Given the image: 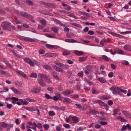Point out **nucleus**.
Wrapping results in <instances>:
<instances>
[{
	"label": "nucleus",
	"instance_id": "nucleus-5",
	"mask_svg": "<svg viewBox=\"0 0 131 131\" xmlns=\"http://www.w3.org/2000/svg\"><path fill=\"white\" fill-rule=\"evenodd\" d=\"M45 55L46 57H55L58 56V54L56 53H46Z\"/></svg>",
	"mask_w": 131,
	"mask_h": 131
},
{
	"label": "nucleus",
	"instance_id": "nucleus-36",
	"mask_svg": "<svg viewBox=\"0 0 131 131\" xmlns=\"http://www.w3.org/2000/svg\"><path fill=\"white\" fill-rule=\"evenodd\" d=\"M40 13H41L43 14L49 15L51 16H52V14L50 13H49L47 12H45L44 11H42V12H40Z\"/></svg>",
	"mask_w": 131,
	"mask_h": 131
},
{
	"label": "nucleus",
	"instance_id": "nucleus-7",
	"mask_svg": "<svg viewBox=\"0 0 131 131\" xmlns=\"http://www.w3.org/2000/svg\"><path fill=\"white\" fill-rule=\"evenodd\" d=\"M11 89L15 93L18 94H20L22 93L21 92L17 90L14 87H12L11 88Z\"/></svg>",
	"mask_w": 131,
	"mask_h": 131
},
{
	"label": "nucleus",
	"instance_id": "nucleus-43",
	"mask_svg": "<svg viewBox=\"0 0 131 131\" xmlns=\"http://www.w3.org/2000/svg\"><path fill=\"white\" fill-rule=\"evenodd\" d=\"M92 93L93 94H97L98 93H99V92L96 91L95 89L94 88H93L92 89Z\"/></svg>",
	"mask_w": 131,
	"mask_h": 131
},
{
	"label": "nucleus",
	"instance_id": "nucleus-28",
	"mask_svg": "<svg viewBox=\"0 0 131 131\" xmlns=\"http://www.w3.org/2000/svg\"><path fill=\"white\" fill-rule=\"evenodd\" d=\"M86 68L88 71L90 72L92 70V68L91 65H88L87 66Z\"/></svg>",
	"mask_w": 131,
	"mask_h": 131
},
{
	"label": "nucleus",
	"instance_id": "nucleus-45",
	"mask_svg": "<svg viewBox=\"0 0 131 131\" xmlns=\"http://www.w3.org/2000/svg\"><path fill=\"white\" fill-rule=\"evenodd\" d=\"M119 110L118 109H116L114 111L113 115L115 116L117 113L118 112Z\"/></svg>",
	"mask_w": 131,
	"mask_h": 131
},
{
	"label": "nucleus",
	"instance_id": "nucleus-34",
	"mask_svg": "<svg viewBox=\"0 0 131 131\" xmlns=\"http://www.w3.org/2000/svg\"><path fill=\"white\" fill-rule=\"evenodd\" d=\"M36 91V93H39L41 90V88L40 87H38L35 89Z\"/></svg>",
	"mask_w": 131,
	"mask_h": 131
},
{
	"label": "nucleus",
	"instance_id": "nucleus-41",
	"mask_svg": "<svg viewBox=\"0 0 131 131\" xmlns=\"http://www.w3.org/2000/svg\"><path fill=\"white\" fill-rule=\"evenodd\" d=\"M99 113L97 111H91V114L93 115H95Z\"/></svg>",
	"mask_w": 131,
	"mask_h": 131
},
{
	"label": "nucleus",
	"instance_id": "nucleus-19",
	"mask_svg": "<svg viewBox=\"0 0 131 131\" xmlns=\"http://www.w3.org/2000/svg\"><path fill=\"white\" fill-rule=\"evenodd\" d=\"M74 52L78 56L84 54V52L81 51L75 50L74 51Z\"/></svg>",
	"mask_w": 131,
	"mask_h": 131
},
{
	"label": "nucleus",
	"instance_id": "nucleus-14",
	"mask_svg": "<svg viewBox=\"0 0 131 131\" xmlns=\"http://www.w3.org/2000/svg\"><path fill=\"white\" fill-rule=\"evenodd\" d=\"M97 79L101 82L104 83H106L107 82L105 78L104 77L97 78Z\"/></svg>",
	"mask_w": 131,
	"mask_h": 131
},
{
	"label": "nucleus",
	"instance_id": "nucleus-64",
	"mask_svg": "<svg viewBox=\"0 0 131 131\" xmlns=\"http://www.w3.org/2000/svg\"><path fill=\"white\" fill-rule=\"evenodd\" d=\"M108 105H112L113 104V102L111 100H109L108 101Z\"/></svg>",
	"mask_w": 131,
	"mask_h": 131
},
{
	"label": "nucleus",
	"instance_id": "nucleus-54",
	"mask_svg": "<svg viewBox=\"0 0 131 131\" xmlns=\"http://www.w3.org/2000/svg\"><path fill=\"white\" fill-rule=\"evenodd\" d=\"M100 124L101 125H106L107 124V122L103 121L101 122H100Z\"/></svg>",
	"mask_w": 131,
	"mask_h": 131
},
{
	"label": "nucleus",
	"instance_id": "nucleus-13",
	"mask_svg": "<svg viewBox=\"0 0 131 131\" xmlns=\"http://www.w3.org/2000/svg\"><path fill=\"white\" fill-rule=\"evenodd\" d=\"M38 82L40 85L42 86H44L45 85V83L42 79H40L38 80Z\"/></svg>",
	"mask_w": 131,
	"mask_h": 131
},
{
	"label": "nucleus",
	"instance_id": "nucleus-55",
	"mask_svg": "<svg viewBox=\"0 0 131 131\" xmlns=\"http://www.w3.org/2000/svg\"><path fill=\"white\" fill-rule=\"evenodd\" d=\"M53 99L54 100L57 101L59 99V98L56 96H54L53 97Z\"/></svg>",
	"mask_w": 131,
	"mask_h": 131
},
{
	"label": "nucleus",
	"instance_id": "nucleus-3",
	"mask_svg": "<svg viewBox=\"0 0 131 131\" xmlns=\"http://www.w3.org/2000/svg\"><path fill=\"white\" fill-rule=\"evenodd\" d=\"M20 14L21 16L25 17L28 18L29 19L32 18V16L30 15L27 13L25 12H21L20 13Z\"/></svg>",
	"mask_w": 131,
	"mask_h": 131
},
{
	"label": "nucleus",
	"instance_id": "nucleus-56",
	"mask_svg": "<svg viewBox=\"0 0 131 131\" xmlns=\"http://www.w3.org/2000/svg\"><path fill=\"white\" fill-rule=\"evenodd\" d=\"M7 125L6 124V123L4 122H2V124L1 125V126L3 127H6L7 125Z\"/></svg>",
	"mask_w": 131,
	"mask_h": 131
},
{
	"label": "nucleus",
	"instance_id": "nucleus-29",
	"mask_svg": "<svg viewBox=\"0 0 131 131\" xmlns=\"http://www.w3.org/2000/svg\"><path fill=\"white\" fill-rule=\"evenodd\" d=\"M30 77H34L36 78L37 77V74L35 73H32L29 76Z\"/></svg>",
	"mask_w": 131,
	"mask_h": 131
},
{
	"label": "nucleus",
	"instance_id": "nucleus-4",
	"mask_svg": "<svg viewBox=\"0 0 131 131\" xmlns=\"http://www.w3.org/2000/svg\"><path fill=\"white\" fill-rule=\"evenodd\" d=\"M73 91L71 89L68 90L63 91L62 92V94L65 95H67L70 94L71 93H72Z\"/></svg>",
	"mask_w": 131,
	"mask_h": 131
},
{
	"label": "nucleus",
	"instance_id": "nucleus-1",
	"mask_svg": "<svg viewBox=\"0 0 131 131\" xmlns=\"http://www.w3.org/2000/svg\"><path fill=\"white\" fill-rule=\"evenodd\" d=\"M11 26V24L9 22L6 21L2 23L1 26L3 29L7 30L8 31H10L12 28L10 27Z\"/></svg>",
	"mask_w": 131,
	"mask_h": 131
},
{
	"label": "nucleus",
	"instance_id": "nucleus-50",
	"mask_svg": "<svg viewBox=\"0 0 131 131\" xmlns=\"http://www.w3.org/2000/svg\"><path fill=\"white\" fill-rule=\"evenodd\" d=\"M64 127L67 128H70V125L68 124H64L63 125Z\"/></svg>",
	"mask_w": 131,
	"mask_h": 131
},
{
	"label": "nucleus",
	"instance_id": "nucleus-16",
	"mask_svg": "<svg viewBox=\"0 0 131 131\" xmlns=\"http://www.w3.org/2000/svg\"><path fill=\"white\" fill-rule=\"evenodd\" d=\"M25 41H29L30 42H34L35 41V40L29 37H25Z\"/></svg>",
	"mask_w": 131,
	"mask_h": 131
},
{
	"label": "nucleus",
	"instance_id": "nucleus-22",
	"mask_svg": "<svg viewBox=\"0 0 131 131\" xmlns=\"http://www.w3.org/2000/svg\"><path fill=\"white\" fill-rule=\"evenodd\" d=\"M6 11H8V9H5L4 10H3L2 9H0V14H5Z\"/></svg>",
	"mask_w": 131,
	"mask_h": 131
},
{
	"label": "nucleus",
	"instance_id": "nucleus-17",
	"mask_svg": "<svg viewBox=\"0 0 131 131\" xmlns=\"http://www.w3.org/2000/svg\"><path fill=\"white\" fill-rule=\"evenodd\" d=\"M9 99L13 100L12 101V102L13 104L16 103V101H19V99H18L17 98L15 97H13L11 98H9Z\"/></svg>",
	"mask_w": 131,
	"mask_h": 131
},
{
	"label": "nucleus",
	"instance_id": "nucleus-39",
	"mask_svg": "<svg viewBox=\"0 0 131 131\" xmlns=\"http://www.w3.org/2000/svg\"><path fill=\"white\" fill-rule=\"evenodd\" d=\"M43 126L45 129L46 130H47L49 127V126L48 125L46 124H45Z\"/></svg>",
	"mask_w": 131,
	"mask_h": 131
},
{
	"label": "nucleus",
	"instance_id": "nucleus-2",
	"mask_svg": "<svg viewBox=\"0 0 131 131\" xmlns=\"http://www.w3.org/2000/svg\"><path fill=\"white\" fill-rule=\"evenodd\" d=\"M110 89L113 91V93L115 94H117L120 95L122 92H123V90L119 89L118 87L116 88L115 86H113L110 88Z\"/></svg>",
	"mask_w": 131,
	"mask_h": 131
},
{
	"label": "nucleus",
	"instance_id": "nucleus-24",
	"mask_svg": "<svg viewBox=\"0 0 131 131\" xmlns=\"http://www.w3.org/2000/svg\"><path fill=\"white\" fill-rule=\"evenodd\" d=\"M54 63L56 64L60 68H61L63 67L64 66V64H63L59 63L58 61H56Z\"/></svg>",
	"mask_w": 131,
	"mask_h": 131
},
{
	"label": "nucleus",
	"instance_id": "nucleus-52",
	"mask_svg": "<svg viewBox=\"0 0 131 131\" xmlns=\"http://www.w3.org/2000/svg\"><path fill=\"white\" fill-rule=\"evenodd\" d=\"M15 84L18 86H21L22 85V84L21 82H16L15 83Z\"/></svg>",
	"mask_w": 131,
	"mask_h": 131
},
{
	"label": "nucleus",
	"instance_id": "nucleus-63",
	"mask_svg": "<svg viewBox=\"0 0 131 131\" xmlns=\"http://www.w3.org/2000/svg\"><path fill=\"white\" fill-rule=\"evenodd\" d=\"M101 126L99 124H96L95 125V127L96 129H98L100 128Z\"/></svg>",
	"mask_w": 131,
	"mask_h": 131
},
{
	"label": "nucleus",
	"instance_id": "nucleus-40",
	"mask_svg": "<svg viewBox=\"0 0 131 131\" xmlns=\"http://www.w3.org/2000/svg\"><path fill=\"white\" fill-rule=\"evenodd\" d=\"M75 104L76 106L80 110L82 109V106L80 104L76 103Z\"/></svg>",
	"mask_w": 131,
	"mask_h": 131
},
{
	"label": "nucleus",
	"instance_id": "nucleus-10",
	"mask_svg": "<svg viewBox=\"0 0 131 131\" xmlns=\"http://www.w3.org/2000/svg\"><path fill=\"white\" fill-rule=\"evenodd\" d=\"M108 32L111 34H112L113 36H114L120 38H122L123 37L121 35H120L116 34L115 33L113 32H111L108 31Z\"/></svg>",
	"mask_w": 131,
	"mask_h": 131
},
{
	"label": "nucleus",
	"instance_id": "nucleus-44",
	"mask_svg": "<svg viewBox=\"0 0 131 131\" xmlns=\"http://www.w3.org/2000/svg\"><path fill=\"white\" fill-rule=\"evenodd\" d=\"M56 71L58 72H63V70H62L61 68L58 67H57V68H56Z\"/></svg>",
	"mask_w": 131,
	"mask_h": 131
},
{
	"label": "nucleus",
	"instance_id": "nucleus-38",
	"mask_svg": "<svg viewBox=\"0 0 131 131\" xmlns=\"http://www.w3.org/2000/svg\"><path fill=\"white\" fill-rule=\"evenodd\" d=\"M102 58L105 60L108 61L109 60V58L106 56L103 55L102 56Z\"/></svg>",
	"mask_w": 131,
	"mask_h": 131
},
{
	"label": "nucleus",
	"instance_id": "nucleus-12",
	"mask_svg": "<svg viewBox=\"0 0 131 131\" xmlns=\"http://www.w3.org/2000/svg\"><path fill=\"white\" fill-rule=\"evenodd\" d=\"M16 72L17 74L22 76L24 78H25L26 77V74H24L22 72L19 71L18 70H17Z\"/></svg>",
	"mask_w": 131,
	"mask_h": 131
},
{
	"label": "nucleus",
	"instance_id": "nucleus-58",
	"mask_svg": "<svg viewBox=\"0 0 131 131\" xmlns=\"http://www.w3.org/2000/svg\"><path fill=\"white\" fill-rule=\"evenodd\" d=\"M45 50L42 49L40 50L39 51V53L41 54H44V53H45Z\"/></svg>",
	"mask_w": 131,
	"mask_h": 131
},
{
	"label": "nucleus",
	"instance_id": "nucleus-32",
	"mask_svg": "<svg viewBox=\"0 0 131 131\" xmlns=\"http://www.w3.org/2000/svg\"><path fill=\"white\" fill-rule=\"evenodd\" d=\"M72 119L73 121H75L76 122L79 121H78V117L76 116H73L72 118Z\"/></svg>",
	"mask_w": 131,
	"mask_h": 131
},
{
	"label": "nucleus",
	"instance_id": "nucleus-35",
	"mask_svg": "<svg viewBox=\"0 0 131 131\" xmlns=\"http://www.w3.org/2000/svg\"><path fill=\"white\" fill-rule=\"evenodd\" d=\"M54 34L53 35H51L50 34H45V35L46 36L48 37L51 38H54Z\"/></svg>",
	"mask_w": 131,
	"mask_h": 131
},
{
	"label": "nucleus",
	"instance_id": "nucleus-11",
	"mask_svg": "<svg viewBox=\"0 0 131 131\" xmlns=\"http://www.w3.org/2000/svg\"><path fill=\"white\" fill-rule=\"evenodd\" d=\"M65 41L67 42H77L80 43H81V42H78V41L74 39H66Z\"/></svg>",
	"mask_w": 131,
	"mask_h": 131
},
{
	"label": "nucleus",
	"instance_id": "nucleus-18",
	"mask_svg": "<svg viewBox=\"0 0 131 131\" xmlns=\"http://www.w3.org/2000/svg\"><path fill=\"white\" fill-rule=\"evenodd\" d=\"M39 76L41 77L40 79L43 78L45 79H47L48 77L46 75L44 74H39Z\"/></svg>",
	"mask_w": 131,
	"mask_h": 131
},
{
	"label": "nucleus",
	"instance_id": "nucleus-62",
	"mask_svg": "<svg viewBox=\"0 0 131 131\" xmlns=\"http://www.w3.org/2000/svg\"><path fill=\"white\" fill-rule=\"evenodd\" d=\"M83 71H81L78 73V76L80 77H82L83 75Z\"/></svg>",
	"mask_w": 131,
	"mask_h": 131
},
{
	"label": "nucleus",
	"instance_id": "nucleus-23",
	"mask_svg": "<svg viewBox=\"0 0 131 131\" xmlns=\"http://www.w3.org/2000/svg\"><path fill=\"white\" fill-rule=\"evenodd\" d=\"M52 75H53V78H54L55 79L57 80H60V78H59V77L57 76V74L54 72H53L52 73Z\"/></svg>",
	"mask_w": 131,
	"mask_h": 131
},
{
	"label": "nucleus",
	"instance_id": "nucleus-20",
	"mask_svg": "<svg viewBox=\"0 0 131 131\" xmlns=\"http://www.w3.org/2000/svg\"><path fill=\"white\" fill-rule=\"evenodd\" d=\"M43 67L44 69L47 70H51L52 69L51 66L47 65L43 66Z\"/></svg>",
	"mask_w": 131,
	"mask_h": 131
},
{
	"label": "nucleus",
	"instance_id": "nucleus-47",
	"mask_svg": "<svg viewBox=\"0 0 131 131\" xmlns=\"http://www.w3.org/2000/svg\"><path fill=\"white\" fill-rule=\"evenodd\" d=\"M31 60L30 59L28 58H25L24 59V61L26 62L27 63H29V62L30 61H31Z\"/></svg>",
	"mask_w": 131,
	"mask_h": 131
},
{
	"label": "nucleus",
	"instance_id": "nucleus-46",
	"mask_svg": "<svg viewBox=\"0 0 131 131\" xmlns=\"http://www.w3.org/2000/svg\"><path fill=\"white\" fill-rule=\"evenodd\" d=\"M49 115L50 116H53L55 115V113L53 111H50L49 112Z\"/></svg>",
	"mask_w": 131,
	"mask_h": 131
},
{
	"label": "nucleus",
	"instance_id": "nucleus-30",
	"mask_svg": "<svg viewBox=\"0 0 131 131\" xmlns=\"http://www.w3.org/2000/svg\"><path fill=\"white\" fill-rule=\"evenodd\" d=\"M5 63L6 64V65L9 68L11 69H13V67H12L10 65V63L7 61Z\"/></svg>",
	"mask_w": 131,
	"mask_h": 131
},
{
	"label": "nucleus",
	"instance_id": "nucleus-25",
	"mask_svg": "<svg viewBox=\"0 0 131 131\" xmlns=\"http://www.w3.org/2000/svg\"><path fill=\"white\" fill-rule=\"evenodd\" d=\"M22 103L23 105H26L28 104V102L26 101H24L22 99H19V101Z\"/></svg>",
	"mask_w": 131,
	"mask_h": 131
},
{
	"label": "nucleus",
	"instance_id": "nucleus-60",
	"mask_svg": "<svg viewBox=\"0 0 131 131\" xmlns=\"http://www.w3.org/2000/svg\"><path fill=\"white\" fill-rule=\"evenodd\" d=\"M27 2L28 4L29 5H32L33 4L32 2L29 0H27Z\"/></svg>",
	"mask_w": 131,
	"mask_h": 131
},
{
	"label": "nucleus",
	"instance_id": "nucleus-15",
	"mask_svg": "<svg viewBox=\"0 0 131 131\" xmlns=\"http://www.w3.org/2000/svg\"><path fill=\"white\" fill-rule=\"evenodd\" d=\"M63 102L67 103H69L71 102V101L70 99L68 98H65L63 100Z\"/></svg>",
	"mask_w": 131,
	"mask_h": 131
},
{
	"label": "nucleus",
	"instance_id": "nucleus-57",
	"mask_svg": "<svg viewBox=\"0 0 131 131\" xmlns=\"http://www.w3.org/2000/svg\"><path fill=\"white\" fill-rule=\"evenodd\" d=\"M111 66L112 69L113 70H115L116 69V66L113 64H111Z\"/></svg>",
	"mask_w": 131,
	"mask_h": 131
},
{
	"label": "nucleus",
	"instance_id": "nucleus-61",
	"mask_svg": "<svg viewBox=\"0 0 131 131\" xmlns=\"http://www.w3.org/2000/svg\"><path fill=\"white\" fill-rule=\"evenodd\" d=\"M12 104H7V107L9 109L12 108Z\"/></svg>",
	"mask_w": 131,
	"mask_h": 131
},
{
	"label": "nucleus",
	"instance_id": "nucleus-21",
	"mask_svg": "<svg viewBox=\"0 0 131 131\" xmlns=\"http://www.w3.org/2000/svg\"><path fill=\"white\" fill-rule=\"evenodd\" d=\"M124 48L126 50L131 51V46L128 45H125L124 47Z\"/></svg>",
	"mask_w": 131,
	"mask_h": 131
},
{
	"label": "nucleus",
	"instance_id": "nucleus-53",
	"mask_svg": "<svg viewBox=\"0 0 131 131\" xmlns=\"http://www.w3.org/2000/svg\"><path fill=\"white\" fill-rule=\"evenodd\" d=\"M45 26L42 25H39L38 27V28L39 29H42L44 28Z\"/></svg>",
	"mask_w": 131,
	"mask_h": 131
},
{
	"label": "nucleus",
	"instance_id": "nucleus-37",
	"mask_svg": "<svg viewBox=\"0 0 131 131\" xmlns=\"http://www.w3.org/2000/svg\"><path fill=\"white\" fill-rule=\"evenodd\" d=\"M40 23L43 25L45 26L46 24V20L44 19H43L40 20Z\"/></svg>",
	"mask_w": 131,
	"mask_h": 131
},
{
	"label": "nucleus",
	"instance_id": "nucleus-48",
	"mask_svg": "<svg viewBox=\"0 0 131 131\" xmlns=\"http://www.w3.org/2000/svg\"><path fill=\"white\" fill-rule=\"evenodd\" d=\"M36 111V108L34 107H30V111L32 112Z\"/></svg>",
	"mask_w": 131,
	"mask_h": 131
},
{
	"label": "nucleus",
	"instance_id": "nucleus-51",
	"mask_svg": "<svg viewBox=\"0 0 131 131\" xmlns=\"http://www.w3.org/2000/svg\"><path fill=\"white\" fill-rule=\"evenodd\" d=\"M47 90L49 91H50L52 92H53V89L52 88L49 87L47 88Z\"/></svg>",
	"mask_w": 131,
	"mask_h": 131
},
{
	"label": "nucleus",
	"instance_id": "nucleus-33",
	"mask_svg": "<svg viewBox=\"0 0 131 131\" xmlns=\"http://www.w3.org/2000/svg\"><path fill=\"white\" fill-rule=\"evenodd\" d=\"M70 54L69 51H65L63 53V54L64 56H66Z\"/></svg>",
	"mask_w": 131,
	"mask_h": 131
},
{
	"label": "nucleus",
	"instance_id": "nucleus-27",
	"mask_svg": "<svg viewBox=\"0 0 131 131\" xmlns=\"http://www.w3.org/2000/svg\"><path fill=\"white\" fill-rule=\"evenodd\" d=\"M46 46L47 48H50V49H52V48H57L54 47V46L53 45H52L48 44H47L46 45Z\"/></svg>",
	"mask_w": 131,
	"mask_h": 131
},
{
	"label": "nucleus",
	"instance_id": "nucleus-9",
	"mask_svg": "<svg viewBox=\"0 0 131 131\" xmlns=\"http://www.w3.org/2000/svg\"><path fill=\"white\" fill-rule=\"evenodd\" d=\"M127 129L131 131V126L129 124H127L126 125H123V130H125Z\"/></svg>",
	"mask_w": 131,
	"mask_h": 131
},
{
	"label": "nucleus",
	"instance_id": "nucleus-26",
	"mask_svg": "<svg viewBox=\"0 0 131 131\" xmlns=\"http://www.w3.org/2000/svg\"><path fill=\"white\" fill-rule=\"evenodd\" d=\"M52 30L55 33H56L58 32V28L57 27H54L52 28Z\"/></svg>",
	"mask_w": 131,
	"mask_h": 131
},
{
	"label": "nucleus",
	"instance_id": "nucleus-8",
	"mask_svg": "<svg viewBox=\"0 0 131 131\" xmlns=\"http://www.w3.org/2000/svg\"><path fill=\"white\" fill-rule=\"evenodd\" d=\"M116 53H118L119 54H123V51L119 49H116L114 52H112V54L114 55Z\"/></svg>",
	"mask_w": 131,
	"mask_h": 131
},
{
	"label": "nucleus",
	"instance_id": "nucleus-31",
	"mask_svg": "<svg viewBox=\"0 0 131 131\" xmlns=\"http://www.w3.org/2000/svg\"><path fill=\"white\" fill-rule=\"evenodd\" d=\"M86 57H82L79 58V60L80 61L82 62L85 61L86 59Z\"/></svg>",
	"mask_w": 131,
	"mask_h": 131
},
{
	"label": "nucleus",
	"instance_id": "nucleus-42",
	"mask_svg": "<svg viewBox=\"0 0 131 131\" xmlns=\"http://www.w3.org/2000/svg\"><path fill=\"white\" fill-rule=\"evenodd\" d=\"M45 97L47 99H52V97H51L49 94H45Z\"/></svg>",
	"mask_w": 131,
	"mask_h": 131
},
{
	"label": "nucleus",
	"instance_id": "nucleus-6",
	"mask_svg": "<svg viewBox=\"0 0 131 131\" xmlns=\"http://www.w3.org/2000/svg\"><path fill=\"white\" fill-rule=\"evenodd\" d=\"M95 103H99L100 105L103 106H105L107 105V104L104 102H103L101 101L100 100H98L95 101L94 102Z\"/></svg>",
	"mask_w": 131,
	"mask_h": 131
},
{
	"label": "nucleus",
	"instance_id": "nucleus-49",
	"mask_svg": "<svg viewBox=\"0 0 131 131\" xmlns=\"http://www.w3.org/2000/svg\"><path fill=\"white\" fill-rule=\"evenodd\" d=\"M37 126L38 128L39 129H41L42 128V126L40 123H39L37 125Z\"/></svg>",
	"mask_w": 131,
	"mask_h": 131
},
{
	"label": "nucleus",
	"instance_id": "nucleus-59",
	"mask_svg": "<svg viewBox=\"0 0 131 131\" xmlns=\"http://www.w3.org/2000/svg\"><path fill=\"white\" fill-rule=\"evenodd\" d=\"M23 21L21 20H17L16 21V24H22Z\"/></svg>",
	"mask_w": 131,
	"mask_h": 131
}]
</instances>
